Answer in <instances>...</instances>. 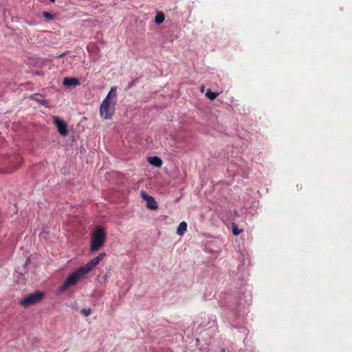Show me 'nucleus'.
<instances>
[{"mask_svg":"<svg viewBox=\"0 0 352 352\" xmlns=\"http://www.w3.org/2000/svg\"><path fill=\"white\" fill-rule=\"evenodd\" d=\"M105 256V253L100 254L98 256L89 261L84 266L78 268L77 270L70 274L61 286V290L64 291L68 289L69 287L76 285L80 279H82L86 274L90 272L94 268H95Z\"/></svg>","mask_w":352,"mask_h":352,"instance_id":"1","label":"nucleus"},{"mask_svg":"<svg viewBox=\"0 0 352 352\" xmlns=\"http://www.w3.org/2000/svg\"><path fill=\"white\" fill-rule=\"evenodd\" d=\"M23 162L22 157L18 155L6 156L0 154V173H11L16 170Z\"/></svg>","mask_w":352,"mask_h":352,"instance_id":"2","label":"nucleus"},{"mask_svg":"<svg viewBox=\"0 0 352 352\" xmlns=\"http://www.w3.org/2000/svg\"><path fill=\"white\" fill-rule=\"evenodd\" d=\"M106 233L103 228H96L91 238L90 250L94 252L102 248L105 242Z\"/></svg>","mask_w":352,"mask_h":352,"instance_id":"3","label":"nucleus"},{"mask_svg":"<svg viewBox=\"0 0 352 352\" xmlns=\"http://www.w3.org/2000/svg\"><path fill=\"white\" fill-rule=\"evenodd\" d=\"M44 299V292L37 291L24 296L20 299L19 304L24 308L36 305Z\"/></svg>","mask_w":352,"mask_h":352,"instance_id":"4","label":"nucleus"},{"mask_svg":"<svg viewBox=\"0 0 352 352\" xmlns=\"http://www.w3.org/2000/svg\"><path fill=\"white\" fill-rule=\"evenodd\" d=\"M116 101L104 99L100 107V115L104 119H110L115 111Z\"/></svg>","mask_w":352,"mask_h":352,"instance_id":"5","label":"nucleus"},{"mask_svg":"<svg viewBox=\"0 0 352 352\" xmlns=\"http://www.w3.org/2000/svg\"><path fill=\"white\" fill-rule=\"evenodd\" d=\"M54 123L55 124L58 133L63 137L68 135V126L67 123L58 117H54Z\"/></svg>","mask_w":352,"mask_h":352,"instance_id":"6","label":"nucleus"},{"mask_svg":"<svg viewBox=\"0 0 352 352\" xmlns=\"http://www.w3.org/2000/svg\"><path fill=\"white\" fill-rule=\"evenodd\" d=\"M141 197L146 201V208L148 209L155 210L158 208V204L152 196L142 192L141 193Z\"/></svg>","mask_w":352,"mask_h":352,"instance_id":"7","label":"nucleus"},{"mask_svg":"<svg viewBox=\"0 0 352 352\" xmlns=\"http://www.w3.org/2000/svg\"><path fill=\"white\" fill-rule=\"evenodd\" d=\"M63 84L67 87H76L79 85L80 83L79 80L76 78L67 77L63 79Z\"/></svg>","mask_w":352,"mask_h":352,"instance_id":"8","label":"nucleus"},{"mask_svg":"<svg viewBox=\"0 0 352 352\" xmlns=\"http://www.w3.org/2000/svg\"><path fill=\"white\" fill-rule=\"evenodd\" d=\"M148 162H149L150 164L157 168H160L162 165V160L157 156L148 157Z\"/></svg>","mask_w":352,"mask_h":352,"instance_id":"9","label":"nucleus"},{"mask_svg":"<svg viewBox=\"0 0 352 352\" xmlns=\"http://www.w3.org/2000/svg\"><path fill=\"white\" fill-rule=\"evenodd\" d=\"M116 89H117L116 87H112L104 99L111 100V101H113V100L116 101Z\"/></svg>","mask_w":352,"mask_h":352,"instance_id":"10","label":"nucleus"},{"mask_svg":"<svg viewBox=\"0 0 352 352\" xmlns=\"http://www.w3.org/2000/svg\"><path fill=\"white\" fill-rule=\"evenodd\" d=\"M187 230V223L185 221L181 222L177 230V234L179 235H183Z\"/></svg>","mask_w":352,"mask_h":352,"instance_id":"11","label":"nucleus"},{"mask_svg":"<svg viewBox=\"0 0 352 352\" xmlns=\"http://www.w3.org/2000/svg\"><path fill=\"white\" fill-rule=\"evenodd\" d=\"M30 98L32 100H34L38 102L41 104H44V96H42L41 94H35L34 95H32L30 96Z\"/></svg>","mask_w":352,"mask_h":352,"instance_id":"12","label":"nucleus"},{"mask_svg":"<svg viewBox=\"0 0 352 352\" xmlns=\"http://www.w3.org/2000/svg\"><path fill=\"white\" fill-rule=\"evenodd\" d=\"M164 21V14L163 12H158L155 18V21L157 24H160Z\"/></svg>","mask_w":352,"mask_h":352,"instance_id":"13","label":"nucleus"},{"mask_svg":"<svg viewBox=\"0 0 352 352\" xmlns=\"http://www.w3.org/2000/svg\"><path fill=\"white\" fill-rule=\"evenodd\" d=\"M206 96L211 100H214L219 95V93L212 92L210 89L206 92Z\"/></svg>","mask_w":352,"mask_h":352,"instance_id":"14","label":"nucleus"},{"mask_svg":"<svg viewBox=\"0 0 352 352\" xmlns=\"http://www.w3.org/2000/svg\"><path fill=\"white\" fill-rule=\"evenodd\" d=\"M232 233L234 235H239L243 231V230L238 228V226L236 223L232 224Z\"/></svg>","mask_w":352,"mask_h":352,"instance_id":"15","label":"nucleus"},{"mask_svg":"<svg viewBox=\"0 0 352 352\" xmlns=\"http://www.w3.org/2000/svg\"><path fill=\"white\" fill-rule=\"evenodd\" d=\"M58 13L51 14L50 12H45V19H50V20L56 19L58 18Z\"/></svg>","mask_w":352,"mask_h":352,"instance_id":"16","label":"nucleus"},{"mask_svg":"<svg viewBox=\"0 0 352 352\" xmlns=\"http://www.w3.org/2000/svg\"><path fill=\"white\" fill-rule=\"evenodd\" d=\"M82 312L85 316H87L91 314V309H83L82 310Z\"/></svg>","mask_w":352,"mask_h":352,"instance_id":"17","label":"nucleus"},{"mask_svg":"<svg viewBox=\"0 0 352 352\" xmlns=\"http://www.w3.org/2000/svg\"><path fill=\"white\" fill-rule=\"evenodd\" d=\"M136 80H134L129 83L127 89H131L132 87H133L135 85Z\"/></svg>","mask_w":352,"mask_h":352,"instance_id":"18","label":"nucleus"},{"mask_svg":"<svg viewBox=\"0 0 352 352\" xmlns=\"http://www.w3.org/2000/svg\"><path fill=\"white\" fill-rule=\"evenodd\" d=\"M50 1H51L52 3H54V2H55V0H50Z\"/></svg>","mask_w":352,"mask_h":352,"instance_id":"19","label":"nucleus"}]
</instances>
